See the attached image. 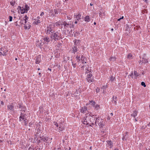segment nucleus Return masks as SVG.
Masks as SVG:
<instances>
[{
    "instance_id": "4c0bfd02",
    "label": "nucleus",
    "mask_w": 150,
    "mask_h": 150,
    "mask_svg": "<svg viewBox=\"0 0 150 150\" xmlns=\"http://www.w3.org/2000/svg\"><path fill=\"white\" fill-rule=\"evenodd\" d=\"M29 7L27 5H25V9L26 10V12L28 11L29 9Z\"/></svg>"
},
{
    "instance_id": "2eb2a0df",
    "label": "nucleus",
    "mask_w": 150,
    "mask_h": 150,
    "mask_svg": "<svg viewBox=\"0 0 150 150\" xmlns=\"http://www.w3.org/2000/svg\"><path fill=\"white\" fill-rule=\"evenodd\" d=\"M76 18L77 20L79 21V20L81 19V15L80 14H78L77 15H76Z\"/></svg>"
},
{
    "instance_id": "ddd939ff",
    "label": "nucleus",
    "mask_w": 150,
    "mask_h": 150,
    "mask_svg": "<svg viewBox=\"0 0 150 150\" xmlns=\"http://www.w3.org/2000/svg\"><path fill=\"white\" fill-rule=\"evenodd\" d=\"M80 54H78L76 57V60L78 62H79L80 63V61H81V58H80Z\"/></svg>"
},
{
    "instance_id": "ea45409f",
    "label": "nucleus",
    "mask_w": 150,
    "mask_h": 150,
    "mask_svg": "<svg viewBox=\"0 0 150 150\" xmlns=\"http://www.w3.org/2000/svg\"><path fill=\"white\" fill-rule=\"evenodd\" d=\"M53 123H54V125L56 126H57V127H58V124L57 123V122H54Z\"/></svg>"
},
{
    "instance_id": "e433bc0d",
    "label": "nucleus",
    "mask_w": 150,
    "mask_h": 150,
    "mask_svg": "<svg viewBox=\"0 0 150 150\" xmlns=\"http://www.w3.org/2000/svg\"><path fill=\"white\" fill-rule=\"evenodd\" d=\"M40 23V21L39 20H37V21H35L34 23L36 24H38V23Z\"/></svg>"
},
{
    "instance_id": "7ed1b4c3",
    "label": "nucleus",
    "mask_w": 150,
    "mask_h": 150,
    "mask_svg": "<svg viewBox=\"0 0 150 150\" xmlns=\"http://www.w3.org/2000/svg\"><path fill=\"white\" fill-rule=\"evenodd\" d=\"M41 41L42 42H41L39 45V47H41L45 43L48 44L50 41H52V40L51 38H50L48 37H47L42 38L41 40Z\"/></svg>"
},
{
    "instance_id": "864d4df0",
    "label": "nucleus",
    "mask_w": 150,
    "mask_h": 150,
    "mask_svg": "<svg viewBox=\"0 0 150 150\" xmlns=\"http://www.w3.org/2000/svg\"><path fill=\"white\" fill-rule=\"evenodd\" d=\"M85 67H86V65H83V66H82V67H81L82 68V69H83V68H84V67H85Z\"/></svg>"
},
{
    "instance_id": "774afa93",
    "label": "nucleus",
    "mask_w": 150,
    "mask_h": 150,
    "mask_svg": "<svg viewBox=\"0 0 150 150\" xmlns=\"http://www.w3.org/2000/svg\"><path fill=\"white\" fill-rule=\"evenodd\" d=\"M92 146H91V147H90V149L91 150V149H92Z\"/></svg>"
},
{
    "instance_id": "c03bdc74",
    "label": "nucleus",
    "mask_w": 150,
    "mask_h": 150,
    "mask_svg": "<svg viewBox=\"0 0 150 150\" xmlns=\"http://www.w3.org/2000/svg\"><path fill=\"white\" fill-rule=\"evenodd\" d=\"M30 25L28 26V27H27V26H26V25H25V26H24L25 28V29H27L28 28H28L29 29L30 28Z\"/></svg>"
},
{
    "instance_id": "4be33fe9",
    "label": "nucleus",
    "mask_w": 150,
    "mask_h": 150,
    "mask_svg": "<svg viewBox=\"0 0 150 150\" xmlns=\"http://www.w3.org/2000/svg\"><path fill=\"white\" fill-rule=\"evenodd\" d=\"M74 44L76 45H78L79 44L80 42V41L79 40H75L74 41Z\"/></svg>"
},
{
    "instance_id": "6e6d98bb",
    "label": "nucleus",
    "mask_w": 150,
    "mask_h": 150,
    "mask_svg": "<svg viewBox=\"0 0 150 150\" xmlns=\"http://www.w3.org/2000/svg\"><path fill=\"white\" fill-rule=\"evenodd\" d=\"M72 65L74 67V68H75L76 67V66H75V64H74L73 63H72Z\"/></svg>"
},
{
    "instance_id": "0e129e2a",
    "label": "nucleus",
    "mask_w": 150,
    "mask_h": 150,
    "mask_svg": "<svg viewBox=\"0 0 150 150\" xmlns=\"http://www.w3.org/2000/svg\"><path fill=\"white\" fill-rule=\"evenodd\" d=\"M143 0L145 2H146V3L147 2V0Z\"/></svg>"
},
{
    "instance_id": "9b49d317",
    "label": "nucleus",
    "mask_w": 150,
    "mask_h": 150,
    "mask_svg": "<svg viewBox=\"0 0 150 150\" xmlns=\"http://www.w3.org/2000/svg\"><path fill=\"white\" fill-rule=\"evenodd\" d=\"M87 107L86 106H84L82 107L80 110L81 112L83 113H85L87 111L88 112L87 110Z\"/></svg>"
},
{
    "instance_id": "6ab92c4d",
    "label": "nucleus",
    "mask_w": 150,
    "mask_h": 150,
    "mask_svg": "<svg viewBox=\"0 0 150 150\" xmlns=\"http://www.w3.org/2000/svg\"><path fill=\"white\" fill-rule=\"evenodd\" d=\"M95 117H92V116L91 115V117L89 118V121L91 122H93L95 120Z\"/></svg>"
},
{
    "instance_id": "a211bd4d",
    "label": "nucleus",
    "mask_w": 150,
    "mask_h": 150,
    "mask_svg": "<svg viewBox=\"0 0 150 150\" xmlns=\"http://www.w3.org/2000/svg\"><path fill=\"white\" fill-rule=\"evenodd\" d=\"M84 20L87 22H89L90 21V19L89 18V16H86L84 18Z\"/></svg>"
},
{
    "instance_id": "bb28decb",
    "label": "nucleus",
    "mask_w": 150,
    "mask_h": 150,
    "mask_svg": "<svg viewBox=\"0 0 150 150\" xmlns=\"http://www.w3.org/2000/svg\"><path fill=\"white\" fill-rule=\"evenodd\" d=\"M64 129V126H60L59 127V130L60 131H62Z\"/></svg>"
},
{
    "instance_id": "c85d7f7f",
    "label": "nucleus",
    "mask_w": 150,
    "mask_h": 150,
    "mask_svg": "<svg viewBox=\"0 0 150 150\" xmlns=\"http://www.w3.org/2000/svg\"><path fill=\"white\" fill-rule=\"evenodd\" d=\"M62 24H63V23L60 21H58L56 22V24L57 25H63Z\"/></svg>"
},
{
    "instance_id": "72a5a7b5",
    "label": "nucleus",
    "mask_w": 150,
    "mask_h": 150,
    "mask_svg": "<svg viewBox=\"0 0 150 150\" xmlns=\"http://www.w3.org/2000/svg\"><path fill=\"white\" fill-rule=\"evenodd\" d=\"M113 101L114 103H115V104H116V101L115 100L116 99V98H117V97H113Z\"/></svg>"
},
{
    "instance_id": "6e6552de",
    "label": "nucleus",
    "mask_w": 150,
    "mask_h": 150,
    "mask_svg": "<svg viewBox=\"0 0 150 150\" xmlns=\"http://www.w3.org/2000/svg\"><path fill=\"white\" fill-rule=\"evenodd\" d=\"M7 107L8 110H9V111L11 112L13 111L14 106L13 104H9L7 105Z\"/></svg>"
},
{
    "instance_id": "7c9ffc66",
    "label": "nucleus",
    "mask_w": 150,
    "mask_h": 150,
    "mask_svg": "<svg viewBox=\"0 0 150 150\" xmlns=\"http://www.w3.org/2000/svg\"><path fill=\"white\" fill-rule=\"evenodd\" d=\"M90 103H89V104H91L93 106L95 105L96 104V103L94 101H93L92 100H91V101H90Z\"/></svg>"
},
{
    "instance_id": "1a4fd4ad",
    "label": "nucleus",
    "mask_w": 150,
    "mask_h": 150,
    "mask_svg": "<svg viewBox=\"0 0 150 150\" xmlns=\"http://www.w3.org/2000/svg\"><path fill=\"white\" fill-rule=\"evenodd\" d=\"M1 51L3 52V54H2V55L6 56V53L8 52V50L7 49L6 47H4L1 49Z\"/></svg>"
},
{
    "instance_id": "4d7b16f0",
    "label": "nucleus",
    "mask_w": 150,
    "mask_h": 150,
    "mask_svg": "<svg viewBox=\"0 0 150 150\" xmlns=\"http://www.w3.org/2000/svg\"><path fill=\"white\" fill-rule=\"evenodd\" d=\"M44 13L43 12H42L41 13L40 16H42L44 15Z\"/></svg>"
},
{
    "instance_id": "c756f323",
    "label": "nucleus",
    "mask_w": 150,
    "mask_h": 150,
    "mask_svg": "<svg viewBox=\"0 0 150 150\" xmlns=\"http://www.w3.org/2000/svg\"><path fill=\"white\" fill-rule=\"evenodd\" d=\"M21 10V13H25V12H26V10L25 8H22L20 9Z\"/></svg>"
},
{
    "instance_id": "f8f14e48",
    "label": "nucleus",
    "mask_w": 150,
    "mask_h": 150,
    "mask_svg": "<svg viewBox=\"0 0 150 150\" xmlns=\"http://www.w3.org/2000/svg\"><path fill=\"white\" fill-rule=\"evenodd\" d=\"M27 16H25L23 18V20H21L20 23L21 24H23L24 23H26V20L27 19Z\"/></svg>"
},
{
    "instance_id": "473e14b6",
    "label": "nucleus",
    "mask_w": 150,
    "mask_h": 150,
    "mask_svg": "<svg viewBox=\"0 0 150 150\" xmlns=\"http://www.w3.org/2000/svg\"><path fill=\"white\" fill-rule=\"evenodd\" d=\"M95 108L96 110H98L99 108H100V106L98 104L96 105L95 106Z\"/></svg>"
},
{
    "instance_id": "bf43d9fd",
    "label": "nucleus",
    "mask_w": 150,
    "mask_h": 150,
    "mask_svg": "<svg viewBox=\"0 0 150 150\" xmlns=\"http://www.w3.org/2000/svg\"><path fill=\"white\" fill-rule=\"evenodd\" d=\"M0 53L1 55H2V54H3V52L1 51L0 52Z\"/></svg>"
},
{
    "instance_id": "423d86ee",
    "label": "nucleus",
    "mask_w": 150,
    "mask_h": 150,
    "mask_svg": "<svg viewBox=\"0 0 150 150\" xmlns=\"http://www.w3.org/2000/svg\"><path fill=\"white\" fill-rule=\"evenodd\" d=\"M57 32L52 33L51 35L50 38L52 40V41L53 40H57L58 39L59 36L57 34Z\"/></svg>"
},
{
    "instance_id": "c9c22d12",
    "label": "nucleus",
    "mask_w": 150,
    "mask_h": 150,
    "mask_svg": "<svg viewBox=\"0 0 150 150\" xmlns=\"http://www.w3.org/2000/svg\"><path fill=\"white\" fill-rule=\"evenodd\" d=\"M141 84L142 86H143L144 87H145L146 86V85L145 83L144 82H141Z\"/></svg>"
},
{
    "instance_id": "2f4dec72",
    "label": "nucleus",
    "mask_w": 150,
    "mask_h": 150,
    "mask_svg": "<svg viewBox=\"0 0 150 150\" xmlns=\"http://www.w3.org/2000/svg\"><path fill=\"white\" fill-rule=\"evenodd\" d=\"M142 61L143 62L145 63H147L148 62L147 60L145 58H144V57L142 58Z\"/></svg>"
},
{
    "instance_id": "8fccbe9b",
    "label": "nucleus",
    "mask_w": 150,
    "mask_h": 150,
    "mask_svg": "<svg viewBox=\"0 0 150 150\" xmlns=\"http://www.w3.org/2000/svg\"><path fill=\"white\" fill-rule=\"evenodd\" d=\"M42 140L44 142H45V141H47L46 139L45 138H42Z\"/></svg>"
},
{
    "instance_id": "13d9d810",
    "label": "nucleus",
    "mask_w": 150,
    "mask_h": 150,
    "mask_svg": "<svg viewBox=\"0 0 150 150\" xmlns=\"http://www.w3.org/2000/svg\"><path fill=\"white\" fill-rule=\"evenodd\" d=\"M25 121V125H26V122L27 121V119H24V120Z\"/></svg>"
},
{
    "instance_id": "aec40b11",
    "label": "nucleus",
    "mask_w": 150,
    "mask_h": 150,
    "mask_svg": "<svg viewBox=\"0 0 150 150\" xmlns=\"http://www.w3.org/2000/svg\"><path fill=\"white\" fill-rule=\"evenodd\" d=\"M103 9L102 8L100 9L99 11L100 13H99V16L100 17L102 16L103 12Z\"/></svg>"
},
{
    "instance_id": "603ef678",
    "label": "nucleus",
    "mask_w": 150,
    "mask_h": 150,
    "mask_svg": "<svg viewBox=\"0 0 150 150\" xmlns=\"http://www.w3.org/2000/svg\"><path fill=\"white\" fill-rule=\"evenodd\" d=\"M69 27L70 28H72L73 27V25H72V24L71 25H71H69Z\"/></svg>"
},
{
    "instance_id": "dca6fc26",
    "label": "nucleus",
    "mask_w": 150,
    "mask_h": 150,
    "mask_svg": "<svg viewBox=\"0 0 150 150\" xmlns=\"http://www.w3.org/2000/svg\"><path fill=\"white\" fill-rule=\"evenodd\" d=\"M19 118L20 120H21V119H22V120H24L26 118V116H25V115H23L22 113H21Z\"/></svg>"
},
{
    "instance_id": "20e7f679",
    "label": "nucleus",
    "mask_w": 150,
    "mask_h": 150,
    "mask_svg": "<svg viewBox=\"0 0 150 150\" xmlns=\"http://www.w3.org/2000/svg\"><path fill=\"white\" fill-rule=\"evenodd\" d=\"M54 25H50L47 27L46 30L47 33H52L53 32V28Z\"/></svg>"
},
{
    "instance_id": "412c9836",
    "label": "nucleus",
    "mask_w": 150,
    "mask_h": 150,
    "mask_svg": "<svg viewBox=\"0 0 150 150\" xmlns=\"http://www.w3.org/2000/svg\"><path fill=\"white\" fill-rule=\"evenodd\" d=\"M137 111H134L133 113L131 115V116L135 117L137 115Z\"/></svg>"
},
{
    "instance_id": "cd10ccee",
    "label": "nucleus",
    "mask_w": 150,
    "mask_h": 150,
    "mask_svg": "<svg viewBox=\"0 0 150 150\" xmlns=\"http://www.w3.org/2000/svg\"><path fill=\"white\" fill-rule=\"evenodd\" d=\"M125 135L124 136H123V137L122 138V139L123 140H124L125 139V140H127V138H128V136H127V133H126V134H125Z\"/></svg>"
},
{
    "instance_id": "4468645a",
    "label": "nucleus",
    "mask_w": 150,
    "mask_h": 150,
    "mask_svg": "<svg viewBox=\"0 0 150 150\" xmlns=\"http://www.w3.org/2000/svg\"><path fill=\"white\" fill-rule=\"evenodd\" d=\"M71 95L72 97H76L78 96V95H79V94L78 93L77 91H76L74 93L73 92H72L71 93Z\"/></svg>"
},
{
    "instance_id": "9d476101",
    "label": "nucleus",
    "mask_w": 150,
    "mask_h": 150,
    "mask_svg": "<svg viewBox=\"0 0 150 150\" xmlns=\"http://www.w3.org/2000/svg\"><path fill=\"white\" fill-rule=\"evenodd\" d=\"M81 62L83 64L84 63L85 64H87V62L86 58L83 56H82L81 58L80 63Z\"/></svg>"
},
{
    "instance_id": "f257e3e1",
    "label": "nucleus",
    "mask_w": 150,
    "mask_h": 150,
    "mask_svg": "<svg viewBox=\"0 0 150 150\" xmlns=\"http://www.w3.org/2000/svg\"><path fill=\"white\" fill-rule=\"evenodd\" d=\"M91 69L89 67L87 69L86 68L85 73L86 74H87L86 79L88 83L93 82L94 80V79L92 77V75L91 74Z\"/></svg>"
},
{
    "instance_id": "0eeeda50",
    "label": "nucleus",
    "mask_w": 150,
    "mask_h": 150,
    "mask_svg": "<svg viewBox=\"0 0 150 150\" xmlns=\"http://www.w3.org/2000/svg\"><path fill=\"white\" fill-rule=\"evenodd\" d=\"M71 22L70 21H69L68 22H66L65 21L63 23V24H62L63 25H64V26L65 28H64V31H65V30L67 29V28H68L69 25H71Z\"/></svg>"
},
{
    "instance_id": "09e8293b",
    "label": "nucleus",
    "mask_w": 150,
    "mask_h": 150,
    "mask_svg": "<svg viewBox=\"0 0 150 150\" xmlns=\"http://www.w3.org/2000/svg\"><path fill=\"white\" fill-rule=\"evenodd\" d=\"M107 86L106 85H104L103 86V88L104 89H105V88L107 87Z\"/></svg>"
},
{
    "instance_id": "a19ab883",
    "label": "nucleus",
    "mask_w": 150,
    "mask_h": 150,
    "mask_svg": "<svg viewBox=\"0 0 150 150\" xmlns=\"http://www.w3.org/2000/svg\"><path fill=\"white\" fill-rule=\"evenodd\" d=\"M36 62H35V63L36 64H39V62H40V61L39 60H37V58H36Z\"/></svg>"
},
{
    "instance_id": "49530a36",
    "label": "nucleus",
    "mask_w": 150,
    "mask_h": 150,
    "mask_svg": "<svg viewBox=\"0 0 150 150\" xmlns=\"http://www.w3.org/2000/svg\"><path fill=\"white\" fill-rule=\"evenodd\" d=\"M14 3H15L13 2V1H11L10 2V4L12 6H13L14 5Z\"/></svg>"
},
{
    "instance_id": "052dcab7",
    "label": "nucleus",
    "mask_w": 150,
    "mask_h": 150,
    "mask_svg": "<svg viewBox=\"0 0 150 150\" xmlns=\"http://www.w3.org/2000/svg\"><path fill=\"white\" fill-rule=\"evenodd\" d=\"M147 126L149 127H150V122L147 125Z\"/></svg>"
},
{
    "instance_id": "393cba45",
    "label": "nucleus",
    "mask_w": 150,
    "mask_h": 150,
    "mask_svg": "<svg viewBox=\"0 0 150 150\" xmlns=\"http://www.w3.org/2000/svg\"><path fill=\"white\" fill-rule=\"evenodd\" d=\"M107 142V143H108V144L109 146H110V147H111L112 146V142H111V141H108Z\"/></svg>"
},
{
    "instance_id": "39448f33",
    "label": "nucleus",
    "mask_w": 150,
    "mask_h": 150,
    "mask_svg": "<svg viewBox=\"0 0 150 150\" xmlns=\"http://www.w3.org/2000/svg\"><path fill=\"white\" fill-rule=\"evenodd\" d=\"M91 115L89 113H87L86 116L84 117L83 120H84L83 123L84 124H87L89 123V118L91 117Z\"/></svg>"
},
{
    "instance_id": "680f3d73",
    "label": "nucleus",
    "mask_w": 150,
    "mask_h": 150,
    "mask_svg": "<svg viewBox=\"0 0 150 150\" xmlns=\"http://www.w3.org/2000/svg\"><path fill=\"white\" fill-rule=\"evenodd\" d=\"M113 115V114L112 113H110V115L111 116H112Z\"/></svg>"
},
{
    "instance_id": "58836bf2",
    "label": "nucleus",
    "mask_w": 150,
    "mask_h": 150,
    "mask_svg": "<svg viewBox=\"0 0 150 150\" xmlns=\"http://www.w3.org/2000/svg\"><path fill=\"white\" fill-rule=\"evenodd\" d=\"M58 126H59V127L64 126L63 123L62 122L59 123V124H58Z\"/></svg>"
},
{
    "instance_id": "f03ea898",
    "label": "nucleus",
    "mask_w": 150,
    "mask_h": 150,
    "mask_svg": "<svg viewBox=\"0 0 150 150\" xmlns=\"http://www.w3.org/2000/svg\"><path fill=\"white\" fill-rule=\"evenodd\" d=\"M95 123L96 125H98L100 128H102L105 125V121L100 117L96 118Z\"/></svg>"
},
{
    "instance_id": "3c124183",
    "label": "nucleus",
    "mask_w": 150,
    "mask_h": 150,
    "mask_svg": "<svg viewBox=\"0 0 150 150\" xmlns=\"http://www.w3.org/2000/svg\"><path fill=\"white\" fill-rule=\"evenodd\" d=\"M105 13L104 10H103V13H102V16H105Z\"/></svg>"
},
{
    "instance_id": "5701e85b",
    "label": "nucleus",
    "mask_w": 150,
    "mask_h": 150,
    "mask_svg": "<svg viewBox=\"0 0 150 150\" xmlns=\"http://www.w3.org/2000/svg\"><path fill=\"white\" fill-rule=\"evenodd\" d=\"M116 58L115 57H111L110 58V61L112 62L115 61L116 60Z\"/></svg>"
},
{
    "instance_id": "e2e57ef3",
    "label": "nucleus",
    "mask_w": 150,
    "mask_h": 150,
    "mask_svg": "<svg viewBox=\"0 0 150 150\" xmlns=\"http://www.w3.org/2000/svg\"><path fill=\"white\" fill-rule=\"evenodd\" d=\"M110 118L109 117V116H108V118H107V119H108V120H110Z\"/></svg>"
},
{
    "instance_id": "de8ad7c7",
    "label": "nucleus",
    "mask_w": 150,
    "mask_h": 150,
    "mask_svg": "<svg viewBox=\"0 0 150 150\" xmlns=\"http://www.w3.org/2000/svg\"><path fill=\"white\" fill-rule=\"evenodd\" d=\"M4 102L2 101H1V102L0 103V106H1V105H4Z\"/></svg>"
},
{
    "instance_id": "338daca9",
    "label": "nucleus",
    "mask_w": 150,
    "mask_h": 150,
    "mask_svg": "<svg viewBox=\"0 0 150 150\" xmlns=\"http://www.w3.org/2000/svg\"><path fill=\"white\" fill-rule=\"evenodd\" d=\"M90 5L91 6H93V4H92L91 3L90 4Z\"/></svg>"
},
{
    "instance_id": "f3484780",
    "label": "nucleus",
    "mask_w": 150,
    "mask_h": 150,
    "mask_svg": "<svg viewBox=\"0 0 150 150\" xmlns=\"http://www.w3.org/2000/svg\"><path fill=\"white\" fill-rule=\"evenodd\" d=\"M72 49L73 53H74V54H75V52H76L78 51L77 48L76 46H74V47H73Z\"/></svg>"
},
{
    "instance_id": "a878e982",
    "label": "nucleus",
    "mask_w": 150,
    "mask_h": 150,
    "mask_svg": "<svg viewBox=\"0 0 150 150\" xmlns=\"http://www.w3.org/2000/svg\"><path fill=\"white\" fill-rule=\"evenodd\" d=\"M134 74L135 77L138 76L139 75V74H138L136 71H134Z\"/></svg>"
},
{
    "instance_id": "69168bd1",
    "label": "nucleus",
    "mask_w": 150,
    "mask_h": 150,
    "mask_svg": "<svg viewBox=\"0 0 150 150\" xmlns=\"http://www.w3.org/2000/svg\"><path fill=\"white\" fill-rule=\"evenodd\" d=\"M121 19V18H119V19H118L117 20H118V21H120V20Z\"/></svg>"
},
{
    "instance_id": "5fc2aeb1",
    "label": "nucleus",
    "mask_w": 150,
    "mask_h": 150,
    "mask_svg": "<svg viewBox=\"0 0 150 150\" xmlns=\"http://www.w3.org/2000/svg\"><path fill=\"white\" fill-rule=\"evenodd\" d=\"M59 2H58L57 3V7H59Z\"/></svg>"
},
{
    "instance_id": "79ce46f5",
    "label": "nucleus",
    "mask_w": 150,
    "mask_h": 150,
    "mask_svg": "<svg viewBox=\"0 0 150 150\" xmlns=\"http://www.w3.org/2000/svg\"><path fill=\"white\" fill-rule=\"evenodd\" d=\"M99 91L100 89L97 88L96 89V92L97 93H98L99 92Z\"/></svg>"
},
{
    "instance_id": "b1692460",
    "label": "nucleus",
    "mask_w": 150,
    "mask_h": 150,
    "mask_svg": "<svg viewBox=\"0 0 150 150\" xmlns=\"http://www.w3.org/2000/svg\"><path fill=\"white\" fill-rule=\"evenodd\" d=\"M127 57L129 59H132V54L129 53L128 54Z\"/></svg>"
},
{
    "instance_id": "a18cd8bd",
    "label": "nucleus",
    "mask_w": 150,
    "mask_h": 150,
    "mask_svg": "<svg viewBox=\"0 0 150 150\" xmlns=\"http://www.w3.org/2000/svg\"><path fill=\"white\" fill-rule=\"evenodd\" d=\"M9 21H12V17L11 16H10L9 17Z\"/></svg>"
},
{
    "instance_id": "37998d69",
    "label": "nucleus",
    "mask_w": 150,
    "mask_h": 150,
    "mask_svg": "<svg viewBox=\"0 0 150 150\" xmlns=\"http://www.w3.org/2000/svg\"><path fill=\"white\" fill-rule=\"evenodd\" d=\"M133 72H132V73H131L129 75V76L131 77V78H133Z\"/></svg>"
},
{
    "instance_id": "f704fd0d",
    "label": "nucleus",
    "mask_w": 150,
    "mask_h": 150,
    "mask_svg": "<svg viewBox=\"0 0 150 150\" xmlns=\"http://www.w3.org/2000/svg\"><path fill=\"white\" fill-rule=\"evenodd\" d=\"M115 78V77H114L113 76H111L110 77V80L112 81H113L114 80Z\"/></svg>"
}]
</instances>
